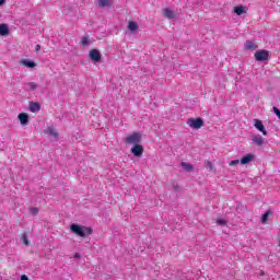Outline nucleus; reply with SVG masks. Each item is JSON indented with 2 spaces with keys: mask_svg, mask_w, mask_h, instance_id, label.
<instances>
[{
  "mask_svg": "<svg viewBox=\"0 0 280 280\" xmlns=\"http://www.w3.org/2000/svg\"><path fill=\"white\" fill-rule=\"evenodd\" d=\"M252 142L255 143V145H258L259 148L264 145V139L260 136H254L252 138Z\"/></svg>",
  "mask_w": 280,
  "mask_h": 280,
  "instance_id": "nucleus-16",
  "label": "nucleus"
},
{
  "mask_svg": "<svg viewBox=\"0 0 280 280\" xmlns=\"http://www.w3.org/2000/svg\"><path fill=\"white\" fill-rule=\"evenodd\" d=\"M74 258H75V259H80V254H79V253H75V254H74Z\"/></svg>",
  "mask_w": 280,
  "mask_h": 280,
  "instance_id": "nucleus-32",
  "label": "nucleus"
},
{
  "mask_svg": "<svg viewBox=\"0 0 280 280\" xmlns=\"http://www.w3.org/2000/svg\"><path fill=\"white\" fill-rule=\"evenodd\" d=\"M28 108L31 113H38L40 110V103L31 102Z\"/></svg>",
  "mask_w": 280,
  "mask_h": 280,
  "instance_id": "nucleus-14",
  "label": "nucleus"
},
{
  "mask_svg": "<svg viewBox=\"0 0 280 280\" xmlns=\"http://www.w3.org/2000/svg\"><path fill=\"white\" fill-rule=\"evenodd\" d=\"M273 113H275V115L278 116V119H280V110H279V107L273 106Z\"/></svg>",
  "mask_w": 280,
  "mask_h": 280,
  "instance_id": "nucleus-28",
  "label": "nucleus"
},
{
  "mask_svg": "<svg viewBox=\"0 0 280 280\" xmlns=\"http://www.w3.org/2000/svg\"><path fill=\"white\" fill-rule=\"evenodd\" d=\"M230 167H233L235 165H240V160H234L229 163Z\"/></svg>",
  "mask_w": 280,
  "mask_h": 280,
  "instance_id": "nucleus-26",
  "label": "nucleus"
},
{
  "mask_svg": "<svg viewBox=\"0 0 280 280\" xmlns=\"http://www.w3.org/2000/svg\"><path fill=\"white\" fill-rule=\"evenodd\" d=\"M259 46L250 40H247L245 43V49H248L249 51H255Z\"/></svg>",
  "mask_w": 280,
  "mask_h": 280,
  "instance_id": "nucleus-15",
  "label": "nucleus"
},
{
  "mask_svg": "<svg viewBox=\"0 0 280 280\" xmlns=\"http://www.w3.org/2000/svg\"><path fill=\"white\" fill-rule=\"evenodd\" d=\"M46 135H49L54 139H58V131L56 130V127L50 126L46 129Z\"/></svg>",
  "mask_w": 280,
  "mask_h": 280,
  "instance_id": "nucleus-10",
  "label": "nucleus"
},
{
  "mask_svg": "<svg viewBox=\"0 0 280 280\" xmlns=\"http://www.w3.org/2000/svg\"><path fill=\"white\" fill-rule=\"evenodd\" d=\"M18 119L22 126H27L30 124V115L26 113L19 114Z\"/></svg>",
  "mask_w": 280,
  "mask_h": 280,
  "instance_id": "nucleus-8",
  "label": "nucleus"
},
{
  "mask_svg": "<svg viewBox=\"0 0 280 280\" xmlns=\"http://www.w3.org/2000/svg\"><path fill=\"white\" fill-rule=\"evenodd\" d=\"M98 8H110L113 5V0H96Z\"/></svg>",
  "mask_w": 280,
  "mask_h": 280,
  "instance_id": "nucleus-11",
  "label": "nucleus"
},
{
  "mask_svg": "<svg viewBox=\"0 0 280 280\" xmlns=\"http://www.w3.org/2000/svg\"><path fill=\"white\" fill-rule=\"evenodd\" d=\"M163 15L165 16V19H174L176 15L174 14V11H172L170 8H165L163 9Z\"/></svg>",
  "mask_w": 280,
  "mask_h": 280,
  "instance_id": "nucleus-12",
  "label": "nucleus"
},
{
  "mask_svg": "<svg viewBox=\"0 0 280 280\" xmlns=\"http://www.w3.org/2000/svg\"><path fill=\"white\" fill-rule=\"evenodd\" d=\"M127 27L130 30V32H137V30H139V24H137V22L130 21Z\"/></svg>",
  "mask_w": 280,
  "mask_h": 280,
  "instance_id": "nucleus-19",
  "label": "nucleus"
},
{
  "mask_svg": "<svg viewBox=\"0 0 280 280\" xmlns=\"http://www.w3.org/2000/svg\"><path fill=\"white\" fill-rule=\"evenodd\" d=\"M180 165L184 167V170H186V172H194V165L187 162H182Z\"/></svg>",
  "mask_w": 280,
  "mask_h": 280,
  "instance_id": "nucleus-20",
  "label": "nucleus"
},
{
  "mask_svg": "<svg viewBox=\"0 0 280 280\" xmlns=\"http://www.w3.org/2000/svg\"><path fill=\"white\" fill-rule=\"evenodd\" d=\"M22 242L25 244V246H30V238L27 236V232H24L22 234Z\"/></svg>",
  "mask_w": 280,
  "mask_h": 280,
  "instance_id": "nucleus-23",
  "label": "nucleus"
},
{
  "mask_svg": "<svg viewBox=\"0 0 280 280\" xmlns=\"http://www.w3.org/2000/svg\"><path fill=\"white\" fill-rule=\"evenodd\" d=\"M254 58L257 62H266V60H270V52L261 49L254 54Z\"/></svg>",
  "mask_w": 280,
  "mask_h": 280,
  "instance_id": "nucleus-3",
  "label": "nucleus"
},
{
  "mask_svg": "<svg viewBox=\"0 0 280 280\" xmlns=\"http://www.w3.org/2000/svg\"><path fill=\"white\" fill-rule=\"evenodd\" d=\"M254 128L261 132L264 137H268V131L266 130V127L264 126V122L259 119L254 120Z\"/></svg>",
  "mask_w": 280,
  "mask_h": 280,
  "instance_id": "nucleus-6",
  "label": "nucleus"
},
{
  "mask_svg": "<svg viewBox=\"0 0 280 280\" xmlns=\"http://www.w3.org/2000/svg\"><path fill=\"white\" fill-rule=\"evenodd\" d=\"M187 126L194 128V130H200V128L205 126V120H202V118H190L187 121Z\"/></svg>",
  "mask_w": 280,
  "mask_h": 280,
  "instance_id": "nucleus-4",
  "label": "nucleus"
},
{
  "mask_svg": "<svg viewBox=\"0 0 280 280\" xmlns=\"http://www.w3.org/2000/svg\"><path fill=\"white\" fill-rule=\"evenodd\" d=\"M206 167H208L209 170H210V172H213V163H211V162H207L206 163Z\"/></svg>",
  "mask_w": 280,
  "mask_h": 280,
  "instance_id": "nucleus-29",
  "label": "nucleus"
},
{
  "mask_svg": "<svg viewBox=\"0 0 280 280\" xmlns=\"http://www.w3.org/2000/svg\"><path fill=\"white\" fill-rule=\"evenodd\" d=\"M20 65H23L24 67H27L28 69H34L36 67V62L30 61L27 59H22L20 61Z\"/></svg>",
  "mask_w": 280,
  "mask_h": 280,
  "instance_id": "nucleus-13",
  "label": "nucleus"
},
{
  "mask_svg": "<svg viewBox=\"0 0 280 280\" xmlns=\"http://www.w3.org/2000/svg\"><path fill=\"white\" fill-rule=\"evenodd\" d=\"M28 86L31 91H36L38 89V84H36V82H30Z\"/></svg>",
  "mask_w": 280,
  "mask_h": 280,
  "instance_id": "nucleus-24",
  "label": "nucleus"
},
{
  "mask_svg": "<svg viewBox=\"0 0 280 280\" xmlns=\"http://www.w3.org/2000/svg\"><path fill=\"white\" fill-rule=\"evenodd\" d=\"M10 34V28H8V24H0V36H8Z\"/></svg>",
  "mask_w": 280,
  "mask_h": 280,
  "instance_id": "nucleus-17",
  "label": "nucleus"
},
{
  "mask_svg": "<svg viewBox=\"0 0 280 280\" xmlns=\"http://www.w3.org/2000/svg\"><path fill=\"white\" fill-rule=\"evenodd\" d=\"M21 280H30V278H27V276L23 275V276L21 277Z\"/></svg>",
  "mask_w": 280,
  "mask_h": 280,
  "instance_id": "nucleus-31",
  "label": "nucleus"
},
{
  "mask_svg": "<svg viewBox=\"0 0 280 280\" xmlns=\"http://www.w3.org/2000/svg\"><path fill=\"white\" fill-rule=\"evenodd\" d=\"M217 223H218L220 226L226 225V221L223 220V219H218V220H217Z\"/></svg>",
  "mask_w": 280,
  "mask_h": 280,
  "instance_id": "nucleus-27",
  "label": "nucleus"
},
{
  "mask_svg": "<svg viewBox=\"0 0 280 280\" xmlns=\"http://www.w3.org/2000/svg\"><path fill=\"white\" fill-rule=\"evenodd\" d=\"M270 215H272V212L270 210H267V212L262 214L261 217L262 224H266V222H268V218H270Z\"/></svg>",
  "mask_w": 280,
  "mask_h": 280,
  "instance_id": "nucleus-21",
  "label": "nucleus"
},
{
  "mask_svg": "<svg viewBox=\"0 0 280 280\" xmlns=\"http://www.w3.org/2000/svg\"><path fill=\"white\" fill-rule=\"evenodd\" d=\"M234 12L237 16H242V14H246V10L242 5L234 7Z\"/></svg>",
  "mask_w": 280,
  "mask_h": 280,
  "instance_id": "nucleus-18",
  "label": "nucleus"
},
{
  "mask_svg": "<svg viewBox=\"0 0 280 280\" xmlns=\"http://www.w3.org/2000/svg\"><path fill=\"white\" fill-rule=\"evenodd\" d=\"M81 45H83V47H89V45H91V39H89L86 36L82 37Z\"/></svg>",
  "mask_w": 280,
  "mask_h": 280,
  "instance_id": "nucleus-22",
  "label": "nucleus"
},
{
  "mask_svg": "<svg viewBox=\"0 0 280 280\" xmlns=\"http://www.w3.org/2000/svg\"><path fill=\"white\" fill-rule=\"evenodd\" d=\"M28 213L30 215H38V208H31Z\"/></svg>",
  "mask_w": 280,
  "mask_h": 280,
  "instance_id": "nucleus-25",
  "label": "nucleus"
},
{
  "mask_svg": "<svg viewBox=\"0 0 280 280\" xmlns=\"http://www.w3.org/2000/svg\"><path fill=\"white\" fill-rule=\"evenodd\" d=\"M5 3V0H0V5H3Z\"/></svg>",
  "mask_w": 280,
  "mask_h": 280,
  "instance_id": "nucleus-33",
  "label": "nucleus"
},
{
  "mask_svg": "<svg viewBox=\"0 0 280 280\" xmlns=\"http://www.w3.org/2000/svg\"><path fill=\"white\" fill-rule=\"evenodd\" d=\"M254 159L255 155L248 153L241 159V165H248V163H250Z\"/></svg>",
  "mask_w": 280,
  "mask_h": 280,
  "instance_id": "nucleus-9",
  "label": "nucleus"
},
{
  "mask_svg": "<svg viewBox=\"0 0 280 280\" xmlns=\"http://www.w3.org/2000/svg\"><path fill=\"white\" fill-rule=\"evenodd\" d=\"M35 51H36V52L40 51V45H39V44H37V45L35 46Z\"/></svg>",
  "mask_w": 280,
  "mask_h": 280,
  "instance_id": "nucleus-30",
  "label": "nucleus"
},
{
  "mask_svg": "<svg viewBox=\"0 0 280 280\" xmlns=\"http://www.w3.org/2000/svg\"><path fill=\"white\" fill-rule=\"evenodd\" d=\"M142 136L139 132L130 133L128 137L125 138V143L128 145H137L141 143Z\"/></svg>",
  "mask_w": 280,
  "mask_h": 280,
  "instance_id": "nucleus-2",
  "label": "nucleus"
},
{
  "mask_svg": "<svg viewBox=\"0 0 280 280\" xmlns=\"http://www.w3.org/2000/svg\"><path fill=\"white\" fill-rule=\"evenodd\" d=\"M131 154H133V156H137L138 159L143 156V145H141L140 143L138 144H133V147L130 149Z\"/></svg>",
  "mask_w": 280,
  "mask_h": 280,
  "instance_id": "nucleus-5",
  "label": "nucleus"
},
{
  "mask_svg": "<svg viewBox=\"0 0 280 280\" xmlns=\"http://www.w3.org/2000/svg\"><path fill=\"white\" fill-rule=\"evenodd\" d=\"M70 231L78 235V237H84L85 235H93V229L89 226L78 225L75 223L70 225Z\"/></svg>",
  "mask_w": 280,
  "mask_h": 280,
  "instance_id": "nucleus-1",
  "label": "nucleus"
},
{
  "mask_svg": "<svg viewBox=\"0 0 280 280\" xmlns=\"http://www.w3.org/2000/svg\"><path fill=\"white\" fill-rule=\"evenodd\" d=\"M90 60H92V62H100L102 60V52L93 48L90 50Z\"/></svg>",
  "mask_w": 280,
  "mask_h": 280,
  "instance_id": "nucleus-7",
  "label": "nucleus"
}]
</instances>
